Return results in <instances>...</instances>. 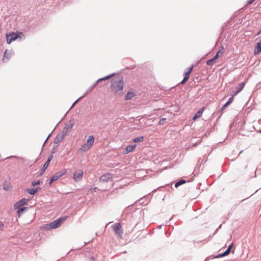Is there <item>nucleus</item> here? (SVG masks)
I'll return each instance as SVG.
<instances>
[{"label": "nucleus", "mask_w": 261, "mask_h": 261, "mask_svg": "<svg viewBox=\"0 0 261 261\" xmlns=\"http://www.w3.org/2000/svg\"><path fill=\"white\" fill-rule=\"evenodd\" d=\"M21 36H24L21 32L14 33L11 32L6 35L7 43L10 44L12 41H14L18 38L21 39Z\"/></svg>", "instance_id": "nucleus-3"}, {"label": "nucleus", "mask_w": 261, "mask_h": 261, "mask_svg": "<svg viewBox=\"0 0 261 261\" xmlns=\"http://www.w3.org/2000/svg\"><path fill=\"white\" fill-rule=\"evenodd\" d=\"M194 68V65H192L190 67L188 68L187 69V71L185 73V77L183 80L180 82V84H185L187 81L188 80L189 78V76L190 74L191 73L193 69Z\"/></svg>", "instance_id": "nucleus-8"}, {"label": "nucleus", "mask_w": 261, "mask_h": 261, "mask_svg": "<svg viewBox=\"0 0 261 261\" xmlns=\"http://www.w3.org/2000/svg\"><path fill=\"white\" fill-rule=\"evenodd\" d=\"M255 0H249L248 1L247 4H251L253 3L254 2Z\"/></svg>", "instance_id": "nucleus-33"}, {"label": "nucleus", "mask_w": 261, "mask_h": 261, "mask_svg": "<svg viewBox=\"0 0 261 261\" xmlns=\"http://www.w3.org/2000/svg\"><path fill=\"white\" fill-rule=\"evenodd\" d=\"M94 142V136L92 135L89 136L86 142L81 146L80 150L81 151H86L88 150L93 145Z\"/></svg>", "instance_id": "nucleus-4"}, {"label": "nucleus", "mask_w": 261, "mask_h": 261, "mask_svg": "<svg viewBox=\"0 0 261 261\" xmlns=\"http://www.w3.org/2000/svg\"><path fill=\"white\" fill-rule=\"evenodd\" d=\"M205 110V107H202L200 109L195 115L194 117L193 118V120H196L197 119L201 117L203 111Z\"/></svg>", "instance_id": "nucleus-12"}, {"label": "nucleus", "mask_w": 261, "mask_h": 261, "mask_svg": "<svg viewBox=\"0 0 261 261\" xmlns=\"http://www.w3.org/2000/svg\"><path fill=\"white\" fill-rule=\"evenodd\" d=\"M144 140V137L143 136H141V137H137V138H135L133 141L134 142H142Z\"/></svg>", "instance_id": "nucleus-27"}, {"label": "nucleus", "mask_w": 261, "mask_h": 261, "mask_svg": "<svg viewBox=\"0 0 261 261\" xmlns=\"http://www.w3.org/2000/svg\"><path fill=\"white\" fill-rule=\"evenodd\" d=\"M67 218V217H60L55 221L46 224L44 228H57L59 227L66 220Z\"/></svg>", "instance_id": "nucleus-2"}, {"label": "nucleus", "mask_w": 261, "mask_h": 261, "mask_svg": "<svg viewBox=\"0 0 261 261\" xmlns=\"http://www.w3.org/2000/svg\"><path fill=\"white\" fill-rule=\"evenodd\" d=\"M29 200L25 198H23L19 201H18L15 205L14 207L15 208H19V207H21L23 205L27 204Z\"/></svg>", "instance_id": "nucleus-10"}, {"label": "nucleus", "mask_w": 261, "mask_h": 261, "mask_svg": "<svg viewBox=\"0 0 261 261\" xmlns=\"http://www.w3.org/2000/svg\"><path fill=\"white\" fill-rule=\"evenodd\" d=\"M40 184V181H33L32 183V185L33 186H35L37 185H39Z\"/></svg>", "instance_id": "nucleus-31"}, {"label": "nucleus", "mask_w": 261, "mask_h": 261, "mask_svg": "<svg viewBox=\"0 0 261 261\" xmlns=\"http://www.w3.org/2000/svg\"><path fill=\"white\" fill-rule=\"evenodd\" d=\"M166 120V118H162L160 120L159 124L163 125L164 124L165 121Z\"/></svg>", "instance_id": "nucleus-30"}, {"label": "nucleus", "mask_w": 261, "mask_h": 261, "mask_svg": "<svg viewBox=\"0 0 261 261\" xmlns=\"http://www.w3.org/2000/svg\"><path fill=\"white\" fill-rule=\"evenodd\" d=\"M261 51V42L257 43L254 49V54H258Z\"/></svg>", "instance_id": "nucleus-17"}, {"label": "nucleus", "mask_w": 261, "mask_h": 261, "mask_svg": "<svg viewBox=\"0 0 261 261\" xmlns=\"http://www.w3.org/2000/svg\"><path fill=\"white\" fill-rule=\"evenodd\" d=\"M112 228H121L122 227L120 223H117L114 225L110 226Z\"/></svg>", "instance_id": "nucleus-26"}, {"label": "nucleus", "mask_w": 261, "mask_h": 261, "mask_svg": "<svg viewBox=\"0 0 261 261\" xmlns=\"http://www.w3.org/2000/svg\"><path fill=\"white\" fill-rule=\"evenodd\" d=\"M245 85V83H244V82H242V83H240L239 85H238V86L237 87V91L234 94L237 95L238 93L240 92L242 90V89H243Z\"/></svg>", "instance_id": "nucleus-16"}, {"label": "nucleus", "mask_w": 261, "mask_h": 261, "mask_svg": "<svg viewBox=\"0 0 261 261\" xmlns=\"http://www.w3.org/2000/svg\"><path fill=\"white\" fill-rule=\"evenodd\" d=\"M52 159V156H50L49 158H48V160H50V161Z\"/></svg>", "instance_id": "nucleus-36"}, {"label": "nucleus", "mask_w": 261, "mask_h": 261, "mask_svg": "<svg viewBox=\"0 0 261 261\" xmlns=\"http://www.w3.org/2000/svg\"><path fill=\"white\" fill-rule=\"evenodd\" d=\"M135 96V94L133 92H128L125 95V99L126 100H129L132 99L133 97Z\"/></svg>", "instance_id": "nucleus-21"}, {"label": "nucleus", "mask_w": 261, "mask_h": 261, "mask_svg": "<svg viewBox=\"0 0 261 261\" xmlns=\"http://www.w3.org/2000/svg\"><path fill=\"white\" fill-rule=\"evenodd\" d=\"M74 125V121L73 120H70L68 123L66 124L65 127L63 128V133H65V134H67L69 132H70L72 127Z\"/></svg>", "instance_id": "nucleus-9"}, {"label": "nucleus", "mask_w": 261, "mask_h": 261, "mask_svg": "<svg viewBox=\"0 0 261 261\" xmlns=\"http://www.w3.org/2000/svg\"><path fill=\"white\" fill-rule=\"evenodd\" d=\"M233 96L231 97V98H230L228 100V101L221 107V110L223 111L228 105H229L231 103H232V102L233 101Z\"/></svg>", "instance_id": "nucleus-18"}, {"label": "nucleus", "mask_w": 261, "mask_h": 261, "mask_svg": "<svg viewBox=\"0 0 261 261\" xmlns=\"http://www.w3.org/2000/svg\"><path fill=\"white\" fill-rule=\"evenodd\" d=\"M225 51V49L223 46H221L220 50L217 53L216 56L214 57V59L217 60L220 56H222Z\"/></svg>", "instance_id": "nucleus-14"}, {"label": "nucleus", "mask_w": 261, "mask_h": 261, "mask_svg": "<svg viewBox=\"0 0 261 261\" xmlns=\"http://www.w3.org/2000/svg\"><path fill=\"white\" fill-rule=\"evenodd\" d=\"M113 174H111V173H107V174H103L102 175L101 177H100V179L101 180H103L104 181H108L109 179H112L113 178Z\"/></svg>", "instance_id": "nucleus-11"}, {"label": "nucleus", "mask_w": 261, "mask_h": 261, "mask_svg": "<svg viewBox=\"0 0 261 261\" xmlns=\"http://www.w3.org/2000/svg\"><path fill=\"white\" fill-rule=\"evenodd\" d=\"M11 54L9 52L8 50H6L4 54L3 61L4 62H7L11 58Z\"/></svg>", "instance_id": "nucleus-15"}, {"label": "nucleus", "mask_w": 261, "mask_h": 261, "mask_svg": "<svg viewBox=\"0 0 261 261\" xmlns=\"http://www.w3.org/2000/svg\"><path fill=\"white\" fill-rule=\"evenodd\" d=\"M84 175V171L79 170L73 174V178L75 182H78L82 180Z\"/></svg>", "instance_id": "nucleus-6"}, {"label": "nucleus", "mask_w": 261, "mask_h": 261, "mask_svg": "<svg viewBox=\"0 0 261 261\" xmlns=\"http://www.w3.org/2000/svg\"><path fill=\"white\" fill-rule=\"evenodd\" d=\"M216 62V60H215L214 58H213L212 59H210V60H207L206 62V64L208 66H210V65H213Z\"/></svg>", "instance_id": "nucleus-24"}, {"label": "nucleus", "mask_w": 261, "mask_h": 261, "mask_svg": "<svg viewBox=\"0 0 261 261\" xmlns=\"http://www.w3.org/2000/svg\"><path fill=\"white\" fill-rule=\"evenodd\" d=\"M113 74H111V75H108L107 76H105V77H103V78H101V79H98L97 82L96 83H95L94 84H93L92 86H91L89 89L88 90V91H87V93H88V92H90L97 85V84L99 83L100 82H101V81H105V80H109L110 79L111 77H112L113 76Z\"/></svg>", "instance_id": "nucleus-7"}, {"label": "nucleus", "mask_w": 261, "mask_h": 261, "mask_svg": "<svg viewBox=\"0 0 261 261\" xmlns=\"http://www.w3.org/2000/svg\"><path fill=\"white\" fill-rule=\"evenodd\" d=\"M224 257V256H223L222 253L216 256L215 258H220V257Z\"/></svg>", "instance_id": "nucleus-32"}, {"label": "nucleus", "mask_w": 261, "mask_h": 261, "mask_svg": "<svg viewBox=\"0 0 261 261\" xmlns=\"http://www.w3.org/2000/svg\"><path fill=\"white\" fill-rule=\"evenodd\" d=\"M27 208L25 207H19V208H17L16 209H18L17 210V214H18L19 216L23 213V212Z\"/></svg>", "instance_id": "nucleus-23"}, {"label": "nucleus", "mask_w": 261, "mask_h": 261, "mask_svg": "<svg viewBox=\"0 0 261 261\" xmlns=\"http://www.w3.org/2000/svg\"><path fill=\"white\" fill-rule=\"evenodd\" d=\"M4 189L7 191H9L11 189V186L9 185V184H5L4 185Z\"/></svg>", "instance_id": "nucleus-29"}, {"label": "nucleus", "mask_w": 261, "mask_h": 261, "mask_svg": "<svg viewBox=\"0 0 261 261\" xmlns=\"http://www.w3.org/2000/svg\"><path fill=\"white\" fill-rule=\"evenodd\" d=\"M186 182V180H180V181L177 182L175 185V187L177 188L178 186L181 185L182 184H184Z\"/></svg>", "instance_id": "nucleus-28"}, {"label": "nucleus", "mask_w": 261, "mask_h": 261, "mask_svg": "<svg viewBox=\"0 0 261 261\" xmlns=\"http://www.w3.org/2000/svg\"><path fill=\"white\" fill-rule=\"evenodd\" d=\"M67 170L65 169L57 172L50 178L49 185H50L53 182L58 180L61 177L65 174Z\"/></svg>", "instance_id": "nucleus-5"}, {"label": "nucleus", "mask_w": 261, "mask_h": 261, "mask_svg": "<svg viewBox=\"0 0 261 261\" xmlns=\"http://www.w3.org/2000/svg\"><path fill=\"white\" fill-rule=\"evenodd\" d=\"M136 147V145L128 146L125 149V150L124 151V153L127 154L128 153L133 152L135 149Z\"/></svg>", "instance_id": "nucleus-13"}, {"label": "nucleus", "mask_w": 261, "mask_h": 261, "mask_svg": "<svg viewBox=\"0 0 261 261\" xmlns=\"http://www.w3.org/2000/svg\"><path fill=\"white\" fill-rule=\"evenodd\" d=\"M79 99L76 100L74 103L72 105V108L75 105V104L77 102V101H78Z\"/></svg>", "instance_id": "nucleus-35"}, {"label": "nucleus", "mask_w": 261, "mask_h": 261, "mask_svg": "<svg viewBox=\"0 0 261 261\" xmlns=\"http://www.w3.org/2000/svg\"><path fill=\"white\" fill-rule=\"evenodd\" d=\"M27 192L31 194V195H34L36 193V192H37V189H27Z\"/></svg>", "instance_id": "nucleus-25"}, {"label": "nucleus", "mask_w": 261, "mask_h": 261, "mask_svg": "<svg viewBox=\"0 0 261 261\" xmlns=\"http://www.w3.org/2000/svg\"><path fill=\"white\" fill-rule=\"evenodd\" d=\"M4 226V224L2 222H0V228L3 227Z\"/></svg>", "instance_id": "nucleus-34"}, {"label": "nucleus", "mask_w": 261, "mask_h": 261, "mask_svg": "<svg viewBox=\"0 0 261 261\" xmlns=\"http://www.w3.org/2000/svg\"><path fill=\"white\" fill-rule=\"evenodd\" d=\"M123 87V82L122 78L117 77L113 79L111 84V90L112 91L117 93L122 91Z\"/></svg>", "instance_id": "nucleus-1"}, {"label": "nucleus", "mask_w": 261, "mask_h": 261, "mask_svg": "<svg viewBox=\"0 0 261 261\" xmlns=\"http://www.w3.org/2000/svg\"><path fill=\"white\" fill-rule=\"evenodd\" d=\"M49 162H50V160H48L46 161V162L44 164V165L42 169V171H41L42 173H43L45 171V170L47 168V167L49 165Z\"/></svg>", "instance_id": "nucleus-22"}, {"label": "nucleus", "mask_w": 261, "mask_h": 261, "mask_svg": "<svg viewBox=\"0 0 261 261\" xmlns=\"http://www.w3.org/2000/svg\"><path fill=\"white\" fill-rule=\"evenodd\" d=\"M113 231L118 237L122 238V234L123 233V229H113Z\"/></svg>", "instance_id": "nucleus-20"}, {"label": "nucleus", "mask_w": 261, "mask_h": 261, "mask_svg": "<svg viewBox=\"0 0 261 261\" xmlns=\"http://www.w3.org/2000/svg\"><path fill=\"white\" fill-rule=\"evenodd\" d=\"M232 245V244L230 245L227 248V249L224 252L222 253L223 256H225L230 253Z\"/></svg>", "instance_id": "nucleus-19"}]
</instances>
